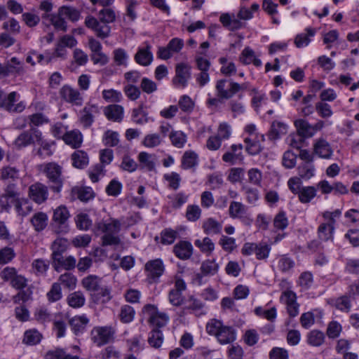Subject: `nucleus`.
Listing matches in <instances>:
<instances>
[{"label": "nucleus", "instance_id": "f257e3e1", "mask_svg": "<svg viewBox=\"0 0 359 359\" xmlns=\"http://www.w3.org/2000/svg\"><path fill=\"white\" fill-rule=\"evenodd\" d=\"M241 88L240 83L233 81L232 79H222L216 81L215 93L216 97H212L208 94L206 100V106L212 109L218 108L224 100L231 99Z\"/></svg>", "mask_w": 359, "mask_h": 359}, {"label": "nucleus", "instance_id": "f03ea898", "mask_svg": "<svg viewBox=\"0 0 359 359\" xmlns=\"http://www.w3.org/2000/svg\"><path fill=\"white\" fill-rule=\"evenodd\" d=\"M81 283L90 293L94 303L105 304L111 299V288L104 284L101 278L95 275H89L82 280Z\"/></svg>", "mask_w": 359, "mask_h": 359}, {"label": "nucleus", "instance_id": "7ed1b4c3", "mask_svg": "<svg viewBox=\"0 0 359 359\" xmlns=\"http://www.w3.org/2000/svg\"><path fill=\"white\" fill-rule=\"evenodd\" d=\"M116 19L114 11L109 8H103L99 12V20L93 16H88L85 20L87 27L93 29L97 37L105 39L109 36L111 27L109 23Z\"/></svg>", "mask_w": 359, "mask_h": 359}, {"label": "nucleus", "instance_id": "20e7f679", "mask_svg": "<svg viewBox=\"0 0 359 359\" xmlns=\"http://www.w3.org/2000/svg\"><path fill=\"white\" fill-rule=\"evenodd\" d=\"M259 8V5L254 3L250 8L245 6H241L237 15L224 13L221 15L219 20L221 23L229 29L235 31L243 28L245 23L242 20H250L253 18V13L257 12Z\"/></svg>", "mask_w": 359, "mask_h": 359}, {"label": "nucleus", "instance_id": "39448f33", "mask_svg": "<svg viewBox=\"0 0 359 359\" xmlns=\"http://www.w3.org/2000/svg\"><path fill=\"white\" fill-rule=\"evenodd\" d=\"M206 332L209 335L214 336L222 345L231 344L236 339V330L217 319H211L208 322Z\"/></svg>", "mask_w": 359, "mask_h": 359}, {"label": "nucleus", "instance_id": "423d86ee", "mask_svg": "<svg viewBox=\"0 0 359 359\" xmlns=\"http://www.w3.org/2000/svg\"><path fill=\"white\" fill-rule=\"evenodd\" d=\"M121 224L118 219L109 218L97 224V230L104 233L102 237V245L116 246L121 244V239L116 235L121 230Z\"/></svg>", "mask_w": 359, "mask_h": 359}, {"label": "nucleus", "instance_id": "0eeeda50", "mask_svg": "<svg viewBox=\"0 0 359 359\" xmlns=\"http://www.w3.org/2000/svg\"><path fill=\"white\" fill-rule=\"evenodd\" d=\"M40 170L48 179L49 189L54 193H60L64 183L62 167L55 162H50L41 165Z\"/></svg>", "mask_w": 359, "mask_h": 359}, {"label": "nucleus", "instance_id": "6e6552de", "mask_svg": "<svg viewBox=\"0 0 359 359\" xmlns=\"http://www.w3.org/2000/svg\"><path fill=\"white\" fill-rule=\"evenodd\" d=\"M115 330L111 325L96 326L90 331L92 341L97 346H102L113 341Z\"/></svg>", "mask_w": 359, "mask_h": 359}, {"label": "nucleus", "instance_id": "1a4fd4ad", "mask_svg": "<svg viewBox=\"0 0 359 359\" xmlns=\"http://www.w3.org/2000/svg\"><path fill=\"white\" fill-rule=\"evenodd\" d=\"M142 312L148 318V322L157 329L163 327L169 321V316L163 312H160L156 306L154 304H146Z\"/></svg>", "mask_w": 359, "mask_h": 359}, {"label": "nucleus", "instance_id": "9d476101", "mask_svg": "<svg viewBox=\"0 0 359 359\" xmlns=\"http://www.w3.org/2000/svg\"><path fill=\"white\" fill-rule=\"evenodd\" d=\"M41 141V132L35 128H31L20 133L15 140V144L18 148H24L29 145Z\"/></svg>", "mask_w": 359, "mask_h": 359}, {"label": "nucleus", "instance_id": "9b49d317", "mask_svg": "<svg viewBox=\"0 0 359 359\" xmlns=\"http://www.w3.org/2000/svg\"><path fill=\"white\" fill-rule=\"evenodd\" d=\"M60 97L66 102L74 106L81 107L84 100L79 90L69 85H64L60 90Z\"/></svg>", "mask_w": 359, "mask_h": 359}, {"label": "nucleus", "instance_id": "f8f14e48", "mask_svg": "<svg viewBox=\"0 0 359 359\" xmlns=\"http://www.w3.org/2000/svg\"><path fill=\"white\" fill-rule=\"evenodd\" d=\"M144 270L150 282L157 283L165 271V265L162 259H155L146 263Z\"/></svg>", "mask_w": 359, "mask_h": 359}, {"label": "nucleus", "instance_id": "ddd939ff", "mask_svg": "<svg viewBox=\"0 0 359 359\" xmlns=\"http://www.w3.org/2000/svg\"><path fill=\"white\" fill-rule=\"evenodd\" d=\"M20 196L14 183H9L4 189V192L0 196V208L1 212H10L11 202Z\"/></svg>", "mask_w": 359, "mask_h": 359}, {"label": "nucleus", "instance_id": "4468645a", "mask_svg": "<svg viewBox=\"0 0 359 359\" xmlns=\"http://www.w3.org/2000/svg\"><path fill=\"white\" fill-rule=\"evenodd\" d=\"M191 76L190 67L185 63H180L175 67V76L172 83L177 88H184Z\"/></svg>", "mask_w": 359, "mask_h": 359}, {"label": "nucleus", "instance_id": "2eb2a0df", "mask_svg": "<svg viewBox=\"0 0 359 359\" xmlns=\"http://www.w3.org/2000/svg\"><path fill=\"white\" fill-rule=\"evenodd\" d=\"M98 107L95 104H87L79 114V121L85 128H90L94 122L95 115L98 114Z\"/></svg>", "mask_w": 359, "mask_h": 359}, {"label": "nucleus", "instance_id": "dca6fc26", "mask_svg": "<svg viewBox=\"0 0 359 359\" xmlns=\"http://www.w3.org/2000/svg\"><path fill=\"white\" fill-rule=\"evenodd\" d=\"M29 198L37 204L44 203L48 197V187L41 182H36L29 188Z\"/></svg>", "mask_w": 359, "mask_h": 359}, {"label": "nucleus", "instance_id": "f3484780", "mask_svg": "<svg viewBox=\"0 0 359 359\" xmlns=\"http://www.w3.org/2000/svg\"><path fill=\"white\" fill-rule=\"evenodd\" d=\"M69 217V212L65 205H60L54 210L53 220L59 225L57 233H67L68 231L67 222Z\"/></svg>", "mask_w": 359, "mask_h": 359}, {"label": "nucleus", "instance_id": "a211bd4d", "mask_svg": "<svg viewBox=\"0 0 359 359\" xmlns=\"http://www.w3.org/2000/svg\"><path fill=\"white\" fill-rule=\"evenodd\" d=\"M154 56L151 52V46L148 42H144L142 46L137 48L134 56L135 61L140 65L147 67L153 61Z\"/></svg>", "mask_w": 359, "mask_h": 359}, {"label": "nucleus", "instance_id": "6ab92c4d", "mask_svg": "<svg viewBox=\"0 0 359 359\" xmlns=\"http://www.w3.org/2000/svg\"><path fill=\"white\" fill-rule=\"evenodd\" d=\"M186 288V283L182 279L177 278L175 280L174 288L170 290L168 293V299L172 305L179 306L182 304L184 300L182 292L184 291Z\"/></svg>", "mask_w": 359, "mask_h": 359}, {"label": "nucleus", "instance_id": "aec40b11", "mask_svg": "<svg viewBox=\"0 0 359 359\" xmlns=\"http://www.w3.org/2000/svg\"><path fill=\"white\" fill-rule=\"evenodd\" d=\"M18 94L13 91L10 93L8 95H4L0 102V108H2L9 112H21L25 108V105L22 102L16 104L14 103L16 101Z\"/></svg>", "mask_w": 359, "mask_h": 359}, {"label": "nucleus", "instance_id": "412c9836", "mask_svg": "<svg viewBox=\"0 0 359 359\" xmlns=\"http://www.w3.org/2000/svg\"><path fill=\"white\" fill-rule=\"evenodd\" d=\"M280 302L287 306V310L290 317H295L299 313V304L297 302V295L292 290L284 291L280 297Z\"/></svg>", "mask_w": 359, "mask_h": 359}, {"label": "nucleus", "instance_id": "4be33fe9", "mask_svg": "<svg viewBox=\"0 0 359 359\" xmlns=\"http://www.w3.org/2000/svg\"><path fill=\"white\" fill-rule=\"evenodd\" d=\"M243 149V146L241 144H232L230 147V150L223 154V161L229 163L231 165L242 163L244 159L242 151Z\"/></svg>", "mask_w": 359, "mask_h": 359}, {"label": "nucleus", "instance_id": "5701e85b", "mask_svg": "<svg viewBox=\"0 0 359 359\" xmlns=\"http://www.w3.org/2000/svg\"><path fill=\"white\" fill-rule=\"evenodd\" d=\"M76 264V260L72 255L65 257L62 255L52 259V265L57 272H60L63 269L67 271L72 270L75 268Z\"/></svg>", "mask_w": 359, "mask_h": 359}, {"label": "nucleus", "instance_id": "b1692460", "mask_svg": "<svg viewBox=\"0 0 359 359\" xmlns=\"http://www.w3.org/2000/svg\"><path fill=\"white\" fill-rule=\"evenodd\" d=\"M11 207L13 206L14 210L18 216L25 217L32 211V205L28 198L19 197L11 202Z\"/></svg>", "mask_w": 359, "mask_h": 359}, {"label": "nucleus", "instance_id": "393cba45", "mask_svg": "<svg viewBox=\"0 0 359 359\" xmlns=\"http://www.w3.org/2000/svg\"><path fill=\"white\" fill-rule=\"evenodd\" d=\"M173 252L179 259L186 260L192 255L193 246L189 241H181L174 246Z\"/></svg>", "mask_w": 359, "mask_h": 359}, {"label": "nucleus", "instance_id": "a878e982", "mask_svg": "<svg viewBox=\"0 0 359 359\" xmlns=\"http://www.w3.org/2000/svg\"><path fill=\"white\" fill-rule=\"evenodd\" d=\"M137 160L141 169L147 171H152L155 170L156 156L150 154L146 151H141L137 156Z\"/></svg>", "mask_w": 359, "mask_h": 359}, {"label": "nucleus", "instance_id": "bb28decb", "mask_svg": "<svg viewBox=\"0 0 359 359\" xmlns=\"http://www.w3.org/2000/svg\"><path fill=\"white\" fill-rule=\"evenodd\" d=\"M89 323V319L86 315L76 316L69 320L72 330L76 335L82 334Z\"/></svg>", "mask_w": 359, "mask_h": 359}, {"label": "nucleus", "instance_id": "cd10ccee", "mask_svg": "<svg viewBox=\"0 0 359 359\" xmlns=\"http://www.w3.org/2000/svg\"><path fill=\"white\" fill-rule=\"evenodd\" d=\"M262 140L260 137H246L244 138L245 144V151L248 154L255 156L259 154L262 150L261 145Z\"/></svg>", "mask_w": 359, "mask_h": 359}, {"label": "nucleus", "instance_id": "c85d7f7f", "mask_svg": "<svg viewBox=\"0 0 359 359\" xmlns=\"http://www.w3.org/2000/svg\"><path fill=\"white\" fill-rule=\"evenodd\" d=\"M219 270V264L212 259L204 261L201 266V273L196 275L198 279H201L203 276H212L215 275Z\"/></svg>", "mask_w": 359, "mask_h": 359}, {"label": "nucleus", "instance_id": "c756f323", "mask_svg": "<svg viewBox=\"0 0 359 359\" xmlns=\"http://www.w3.org/2000/svg\"><path fill=\"white\" fill-rule=\"evenodd\" d=\"M314 151L319 157L330 158L332 155V150L330 144L324 139H319L314 144Z\"/></svg>", "mask_w": 359, "mask_h": 359}, {"label": "nucleus", "instance_id": "7c9ffc66", "mask_svg": "<svg viewBox=\"0 0 359 359\" xmlns=\"http://www.w3.org/2000/svg\"><path fill=\"white\" fill-rule=\"evenodd\" d=\"M294 126L297 128V135L303 138L311 137L315 134V130L313 126L304 119L295 121Z\"/></svg>", "mask_w": 359, "mask_h": 359}, {"label": "nucleus", "instance_id": "2f4dec72", "mask_svg": "<svg viewBox=\"0 0 359 359\" xmlns=\"http://www.w3.org/2000/svg\"><path fill=\"white\" fill-rule=\"evenodd\" d=\"M104 114L109 120L119 122L123 117V108L121 105L111 104L104 108Z\"/></svg>", "mask_w": 359, "mask_h": 359}, {"label": "nucleus", "instance_id": "473e14b6", "mask_svg": "<svg viewBox=\"0 0 359 359\" xmlns=\"http://www.w3.org/2000/svg\"><path fill=\"white\" fill-rule=\"evenodd\" d=\"M181 163V167L184 170L196 168L198 164V156L193 151H187L182 157Z\"/></svg>", "mask_w": 359, "mask_h": 359}, {"label": "nucleus", "instance_id": "72a5a7b5", "mask_svg": "<svg viewBox=\"0 0 359 359\" xmlns=\"http://www.w3.org/2000/svg\"><path fill=\"white\" fill-rule=\"evenodd\" d=\"M82 134L78 130L68 131L64 135V141L65 143L74 148L79 147L82 143Z\"/></svg>", "mask_w": 359, "mask_h": 359}, {"label": "nucleus", "instance_id": "f704fd0d", "mask_svg": "<svg viewBox=\"0 0 359 359\" xmlns=\"http://www.w3.org/2000/svg\"><path fill=\"white\" fill-rule=\"evenodd\" d=\"M44 359H80L78 355H72L60 348L49 350L44 355Z\"/></svg>", "mask_w": 359, "mask_h": 359}, {"label": "nucleus", "instance_id": "c9c22d12", "mask_svg": "<svg viewBox=\"0 0 359 359\" xmlns=\"http://www.w3.org/2000/svg\"><path fill=\"white\" fill-rule=\"evenodd\" d=\"M72 161L74 167L82 169L88 165L89 158L85 151L76 150L72 154Z\"/></svg>", "mask_w": 359, "mask_h": 359}, {"label": "nucleus", "instance_id": "e433bc0d", "mask_svg": "<svg viewBox=\"0 0 359 359\" xmlns=\"http://www.w3.org/2000/svg\"><path fill=\"white\" fill-rule=\"evenodd\" d=\"M305 32L306 33L299 34L295 37L294 43L297 48L307 46L311 41L310 38L316 34V29L311 27L306 28Z\"/></svg>", "mask_w": 359, "mask_h": 359}, {"label": "nucleus", "instance_id": "4c0bfd02", "mask_svg": "<svg viewBox=\"0 0 359 359\" xmlns=\"http://www.w3.org/2000/svg\"><path fill=\"white\" fill-rule=\"evenodd\" d=\"M68 241L65 238H57L51 245V259L62 256L67 249Z\"/></svg>", "mask_w": 359, "mask_h": 359}, {"label": "nucleus", "instance_id": "58836bf2", "mask_svg": "<svg viewBox=\"0 0 359 359\" xmlns=\"http://www.w3.org/2000/svg\"><path fill=\"white\" fill-rule=\"evenodd\" d=\"M31 223L35 231H41L48 225V216L43 212L35 213L31 218Z\"/></svg>", "mask_w": 359, "mask_h": 359}, {"label": "nucleus", "instance_id": "ea45409f", "mask_svg": "<svg viewBox=\"0 0 359 359\" xmlns=\"http://www.w3.org/2000/svg\"><path fill=\"white\" fill-rule=\"evenodd\" d=\"M317 189L315 187H303L298 195L299 201L302 203H310L316 196Z\"/></svg>", "mask_w": 359, "mask_h": 359}, {"label": "nucleus", "instance_id": "a19ab883", "mask_svg": "<svg viewBox=\"0 0 359 359\" xmlns=\"http://www.w3.org/2000/svg\"><path fill=\"white\" fill-rule=\"evenodd\" d=\"M42 339L41 334L36 329L28 330L24 333L22 342L29 346L39 344Z\"/></svg>", "mask_w": 359, "mask_h": 359}, {"label": "nucleus", "instance_id": "79ce46f5", "mask_svg": "<svg viewBox=\"0 0 359 359\" xmlns=\"http://www.w3.org/2000/svg\"><path fill=\"white\" fill-rule=\"evenodd\" d=\"M49 261L43 259H36L33 261L32 267L34 273L38 276H44L49 269Z\"/></svg>", "mask_w": 359, "mask_h": 359}, {"label": "nucleus", "instance_id": "37998d69", "mask_svg": "<svg viewBox=\"0 0 359 359\" xmlns=\"http://www.w3.org/2000/svg\"><path fill=\"white\" fill-rule=\"evenodd\" d=\"M29 126L31 128L39 127L43 124L48 123L50 120L48 117L43 113L37 112L28 116Z\"/></svg>", "mask_w": 359, "mask_h": 359}, {"label": "nucleus", "instance_id": "c03bdc74", "mask_svg": "<svg viewBox=\"0 0 359 359\" xmlns=\"http://www.w3.org/2000/svg\"><path fill=\"white\" fill-rule=\"evenodd\" d=\"M67 303L72 308H80L85 304L86 299L81 292L77 291L69 294L67 298Z\"/></svg>", "mask_w": 359, "mask_h": 359}, {"label": "nucleus", "instance_id": "a18cd8bd", "mask_svg": "<svg viewBox=\"0 0 359 359\" xmlns=\"http://www.w3.org/2000/svg\"><path fill=\"white\" fill-rule=\"evenodd\" d=\"M203 229L206 234H217L222 230V224L213 218H208L203 222Z\"/></svg>", "mask_w": 359, "mask_h": 359}, {"label": "nucleus", "instance_id": "49530a36", "mask_svg": "<svg viewBox=\"0 0 359 359\" xmlns=\"http://www.w3.org/2000/svg\"><path fill=\"white\" fill-rule=\"evenodd\" d=\"M298 175L301 180H309L314 175V165L311 162H305L301 164L298 168Z\"/></svg>", "mask_w": 359, "mask_h": 359}, {"label": "nucleus", "instance_id": "de8ad7c7", "mask_svg": "<svg viewBox=\"0 0 359 359\" xmlns=\"http://www.w3.org/2000/svg\"><path fill=\"white\" fill-rule=\"evenodd\" d=\"M169 137L172 144L179 149L184 147L187 140L186 134L180 130L172 131Z\"/></svg>", "mask_w": 359, "mask_h": 359}, {"label": "nucleus", "instance_id": "09e8293b", "mask_svg": "<svg viewBox=\"0 0 359 359\" xmlns=\"http://www.w3.org/2000/svg\"><path fill=\"white\" fill-rule=\"evenodd\" d=\"M334 226L327 223L321 224L318 229V238L323 241H327L333 238Z\"/></svg>", "mask_w": 359, "mask_h": 359}, {"label": "nucleus", "instance_id": "8fccbe9b", "mask_svg": "<svg viewBox=\"0 0 359 359\" xmlns=\"http://www.w3.org/2000/svg\"><path fill=\"white\" fill-rule=\"evenodd\" d=\"M163 341V333L159 329L154 328L149 332L148 343L151 346L158 348L161 346Z\"/></svg>", "mask_w": 359, "mask_h": 359}, {"label": "nucleus", "instance_id": "3c124183", "mask_svg": "<svg viewBox=\"0 0 359 359\" xmlns=\"http://www.w3.org/2000/svg\"><path fill=\"white\" fill-rule=\"evenodd\" d=\"M163 142V137L157 133H151L145 135L142 144L147 148H154L159 146Z\"/></svg>", "mask_w": 359, "mask_h": 359}, {"label": "nucleus", "instance_id": "603ef678", "mask_svg": "<svg viewBox=\"0 0 359 359\" xmlns=\"http://www.w3.org/2000/svg\"><path fill=\"white\" fill-rule=\"evenodd\" d=\"M204 305L198 299L191 297L188 302V305L186 306L185 309L191 310L193 313L196 316H201L204 315L205 313L203 311Z\"/></svg>", "mask_w": 359, "mask_h": 359}, {"label": "nucleus", "instance_id": "864d4df0", "mask_svg": "<svg viewBox=\"0 0 359 359\" xmlns=\"http://www.w3.org/2000/svg\"><path fill=\"white\" fill-rule=\"evenodd\" d=\"M58 281L60 285H62L69 290H74L76 287L77 279L72 273H65L60 276Z\"/></svg>", "mask_w": 359, "mask_h": 359}, {"label": "nucleus", "instance_id": "5fc2aeb1", "mask_svg": "<svg viewBox=\"0 0 359 359\" xmlns=\"http://www.w3.org/2000/svg\"><path fill=\"white\" fill-rule=\"evenodd\" d=\"M135 314L134 309L131 306L126 304L121 307L118 316L122 323H129L133 320Z\"/></svg>", "mask_w": 359, "mask_h": 359}, {"label": "nucleus", "instance_id": "6e6d98bb", "mask_svg": "<svg viewBox=\"0 0 359 359\" xmlns=\"http://www.w3.org/2000/svg\"><path fill=\"white\" fill-rule=\"evenodd\" d=\"M59 11L60 15L72 22L79 20L81 16L80 12L72 6H63L59 8Z\"/></svg>", "mask_w": 359, "mask_h": 359}, {"label": "nucleus", "instance_id": "4d7b16f0", "mask_svg": "<svg viewBox=\"0 0 359 359\" xmlns=\"http://www.w3.org/2000/svg\"><path fill=\"white\" fill-rule=\"evenodd\" d=\"M219 62L222 65L220 72L226 76H231L236 73V67L233 62H228V60L224 57H220Z\"/></svg>", "mask_w": 359, "mask_h": 359}, {"label": "nucleus", "instance_id": "13d9d810", "mask_svg": "<svg viewBox=\"0 0 359 359\" xmlns=\"http://www.w3.org/2000/svg\"><path fill=\"white\" fill-rule=\"evenodd\" d=\"M325 340V335L323 332L316 330L311 331L307 337L308 343L313 346H320Z\"/></svg>", "mask_w": 359, "mask_h": 359}, {"label": "nucleus", "instance_id": "bf43d9fd", "mask_svg": "<svg viewBox=\"0 0 359 359\" xmlns=\"http://www.w3.org/2000/svg\"><path fill=\"white\" fill-rule=\"evenodd\" d=\"M245 211V206L241 202L232 201L229 205V212L232 218L241 217Z\"/></svg>", "mask_w": 359, "mask_h": 359}, {"label": "nucleus", "instance_id": "052dcab7", "mask_svg": "<svg viewBox=\"0 0 359 359\" xmlns=\"http://www.w3.org/2000/svg\"><path fill=\"white\" fill-rule=\"evenodd\" d=\"M163 179L168 182V187L169 189L177 190L180 188L182 179L177 172L166 173L163 175Z\"/></svg>", "mask_w": 359, "mask_h": 359}, {"label": "nucleus", "instance_id": "680f3d73", "mask_svg": "<svg viewBox=\"0 0 359 359\" xmlns=\"http://www.w3.org/2000/svg\"><path fill=\"white\" fill-rule=\"evenodd\" d=\"M178 233L172 229H165L161 233V243L163 245H171L177 238Z\"/></svg>", "mask_w": 359, "mask_h": 359}, {"label": "nucleus", "instance_id": "e2e57ef3", "mask_svg": "<svg viewBox=\"0 0 359 359\" xmlns=\"http://www.w3.org/2000/svg\"><path fill=\"white\" fill-rule=\"evenodd\" d=\"M102 95L103 99L108 102H120L123 99L122 93L112 88L104 90Z\"/></svg>", "mask_w": 359, "mask_h": 359}, {"label": "nucleus", "instance_id": "0e129e2a", "mask_svg": "<svg viewBox=\"0 0 359 359\" xmlns=\"http://www.w3.org/2000/svg\"><path fill=\"white\" fill-rule=\"evenodd\" d=\"M76 227L83 231L88 230L92 226V220L86 213H80L75 218Z\"/></svg>", "mask_w": 359, "mask_h": 359}, {"label": "nucleus", "instance_id": "69168bd1", "mask_svg": "<svg viewBox=\"0 0 359 359\" xmlns=\"http://www.w3.org/2000/svg\"><path fill=\"white\" fill-rule=\"evenodd\" d=\"M47 299L50 302H55L62 297V289L60 284L54 283L51 285L50 290L46 294Z\"/></svg>", "mask_w": 359, "mask_h": 359}, {"label": "nucleus", "instance_id": "338daca9", "mask_svg": "<svg viewBox=\"0 0 359 359\" xmlns=\"http://www.w3.org/2000/svg\"><path fill=\"white\" fill-rule=\"evenodd\" d=\"M103 143L107 147H115L119 142V135L117 132L107 130L103 135Z\"/></svg>", "mask_w": 359, "mask_h": 359}, {"label": "nucleus", "instance_id": "774afa93", "mask_svg": "<svg viewBox=\"0 0 359 359\" xmlns=\"http://www.w3.org/2000/svg\"><path fill=\"white\" fill-rule=\"evenodd\" d=\"M180 109L185 113H191L194 108V102L188 95H182L180 97L178 102Z\"/></svg>", "mask_w": 359, "mask_h": 359}]
</instances>
